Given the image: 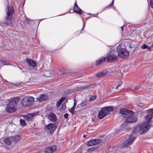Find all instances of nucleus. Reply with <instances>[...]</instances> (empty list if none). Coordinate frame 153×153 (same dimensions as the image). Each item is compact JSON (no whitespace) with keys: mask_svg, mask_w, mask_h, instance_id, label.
<instances>
[{"mask_svg":"<svg viewBox=\"0 0 153 153\" xmlns=\"http://www.w3.org/2000/svg\"><path fill=\"white\" fill-rule=\"evenodd\" d=\"M20 124L22 126H25L26 124L25 121L22 119H20Z\"/></svg>","mask_w":153,"mask_h":153,"instance_id":"nucleus-25","label":"nucleus"},{"mask_svg":"<svg viewBox=\"0 0 153 153\" xmlns=\"http://www.w3.org/2000/svg\"><path fill=\"white\" fill-rule=\"evenodd\" d=\"M101 140L99 139H93L90 140L87 143V145L89 146L95 145L100 143Z\"/></svg>","mask_w":153,"mask_h":153,"instance_id":"nucleus-9","label":"nucleus"},{"mask_svg":"<svg viewBox=\"0 0 153 153\" xmlns=\"http://www.w3.org/2000/svg\"><path fill=\"white\" fill-rule=\"evenodd\" d=\"M76 103H75V102H74V106H73V107H75V106H76Z\"/></svg>","mask_w":153,"mask_h":153,"instance_id":"nucleus-38","label":"nucleus"},{"mask_svg":"<svg viewBox=\"0 0 153 153\" xmlns=\"http://www.w3.org/2000/svg\"><path fill=\"white\" fill-rule=\"evenodd\" d=\"M19 98H15L13 99H10L9 100V102L10 104L13 105L15 106L17 103L19 101Z\"/></svg>","mask_w":153,"mask_h":153,"instance_id":"nucleus-18","label":"nucleus"},{"mask_svg":"<svg viewBox=\"0 0 153 153\" xmlns=\"http://www.w3.org/2000/svg\"><path fill=\"white\" fill-rule=\"evenodd\" d=\"M112 106H108L102 108L99 112L97 117L100 119H102L107 115L110 114V112L113 110Z\"/></svg>","mask_w":153,"mask_h":153,"instance_id":"nucleus-3","label":"nucleus"},{"mask_svg":"<svg viewBox=\"0 0 153 153\" xmlns=\"http://www.w3.org/2000/svg\"><path fill=\"white\" fill-rule=\"evenodd\" d=\"M135 138L131 135H129L128 138L124 142V145L125 146H128L130 145L134 140Z\"/></svg>","mask_w":153,"mask_h":153,"instance_id":"nucleus-6","label":"nucleus"},{"mask_svg":"<svg viewBox=\"0 0 153 153\" xmlns=\"http://www.w3.org/2000/svg\"><path fill=\"white\" fill-rule=\"evenodd\" d=\"M127 115L130 116L133 115L134 114V112L133 111L128 109V111H127Z\"/></svg>","mask_w":153,"mask_h":153,"instance_id":"nucleus-26","label":"nucleus"},{"mask_svg":"<svg viewBox=\"0 0 153 153\" xmlns=\"http://www.w3.org/2000/svg\"><path fill=\"white\" fill-rule=\"evenodd\" d=\"M118 53L119 56L122 59H126L129 57V51L124 48L121 49L118 51Z\"/></svg>","mask_w":153,"mask_h":153,"instance_id":"nucleus-5","label":"nucleus"},{"mask_svg":"<svg viewBox=\"0 0 153 153\" xmlns=\"http://www.w3.org/2000/svg\"><path fill=\"white\" fill-rule=\"evenodd\" d=\"M92 85V87H93V86H94V85Z\"/></svg>","mask_w":153,"mask_h":153,"instance_id":"nucleus-43","label":"nucleus"},{"mask_svg":"<svg viewBox=\"0 0 153 153\" xmlns=\"http://www.w3.org/2000/svg\"><path fill=\"white\" fill-rule=\"evenodd\" d=\"M106 59L108 62H110L117 61L118 59L117 56L114 54H110L107 56L106 58L102 57L99 59L98 60L96 61V65H98L100 64L103 63Z\"/></svg>","mask_w":153,"mask_h":153,"instance_id":"nucleus-2","label":"nucleus"},{"mask_svg":"<svg viewBox=\"0 0 153 153\" xmlns=\"http://www.w3.org/2000/svg\"><path fill=\"white\" fill-rule=\"evenodd\" d=\"M23 72H25V71H23Z\"/></svg>","mask_w":153,"mask_h":153,"instance_id":"nucleus-44","label":"nucleus"},{"mask_svg":"<svg viewBox=\"0 0 153 153\" xmlns=\"http://www.w3.org/2000/svg\"><path fill=\"white\" fill-rule=\"evenodd\" d=\"M65 100V98L64 97L62 98L59 100V101L61 102H62L63 101Z\"/></svg>","mask_w":153,"mask_h":153,"instance_id":"nucleus-34","label":"nucleus"},{"mask_svg":"<svg viewBox=\"0 0 153 153\" xmlns=\"http://www.w3.org/2000/svg\"><path fill=\"white\" fill-rule=\"evenodd\" d=\"M114 0H113L111 3V4L109 5V6L110 5H113V4H114Z\"/></svg>","mask_w":153,"mask_h":153,"instance_id":"nucleus-35","label":"nucleus"},{"mask_svg":"<svg viewBox=\"0 0 153 153\" xmlns=\"http://www.w3.org/2000/svg\"><path fill=\"white\" fill-rule=\"evenodd\" d=\"M62 102H60L59 100L57 102V103L56 104V106L57 107H58L62 103Z\"/></svg>","mask_w":153,"mask_h":153,"instance_id":"nucleus-30","label":"nucleus"},{"mask_svg":"<svg viewBox=\"0 0 153 153\" xmlns=\"http://www.w3.org/2000/svg\"><path fill=\"white\" fill-rule=\"evenodd\" d=\"M6 110V111L9 113H12L15 111L16 110V108L14 105L10 104V103L9 102L7 105Z\"/></svg>","mask_w":153,"mask_h":153,"instance_id":"nucleus-11","label":"nucleus"},{"mask_svg":"<svg viewBox=\"0 0 153 153\" xmlns=\"http://www.w3.org/2000/svg\"><path fill=\"white\" fill-rule=\"evenodd\" d=\"M128 109H122L120 110V113L122 114L127 115Z\"/></svg>","mask_w":153,"mask_h":153,"instance_id":"nucleus-23","label":"nucleus"},{"mask_svg":"<svg viewBox=\"0 0 153 153\" xmlns=\"http://www.w3.org/2000/svg\"><path fill=\"white\" fill-rule=\"evenodd\" d=\"M35 115V114L33 113L28 114L27 115L24 116V117L25 119L28 121L32 120L33 118V116Z\"/></svg>","mask_w":153,"mask_h":153,"instance_id":"nucleus-16","label":"nucleus"},{"mask_svg":"<svg viewBox=\"0 0 153 153\" xmlns=\"http://www.w3.org/2000/svg\"><path fill=\"white\" fill-rule=\"evenodd\" d=\"M88 103V101L86 100H85L83 102L80 104L81 107H83L85 106Z\"/></svg>","mask_w":153,"mask_h":153,"instance_id":"nucleus-27","label":"nucleus"},{"mask_svg":"<svg viewBox=\"0 0 153 153\" xmlns=\"http://www.w3.org/2000/svg\"><path fill=\"white\" fill-rule=\"evenodd\" d=\"M4 65H6V64H4Z\"/></svg>","mask_w":153,"mask_h":153,"instance_id":"nucleus-45","label":"nucleus"},{"mask_svg":"<svg viewBox=\"0 0 153 153\" xmlns=\"http://www.w3.org/2000/svg\"><path fill=\"white\" fill-rule=\"evenodd\" d=\"M96 148L94 147H92L86 150V152L85 153H92L93 151H95Z\"/></svg>","mask_w":153,"mask_h":153,"instance_id":"nucleus-24","label":"nucleus"},{"mask_svg":"<svg viewBox=\"0 0 153 153\" xmlns=\"http://www.w3.org/2000/svg\"><path fill=\"white\" fill-rule=\"evenodd\" d=\"M26 61L30 65L33 67H35L36 65V62L34 61L29 58L26 59Z\"/></svg>","mask_w":153,"mask_h":153,"instance_id":"nucleus-17","label":"nucleus"},{"mask_svg":"<svg viewBox=\"0 0 153 153\" xmlns=\"http://www.w3.org/2000/svg\"><path fill=\"white\" fill-rule=\"evenodd\" d=\"M85 26V22H84V25H83V27H84Z\"/></svg>","mask_w":153,"mask_h":153,"instance_id":"nucleus-40","label":"nucleus"},{"mask_svg":"<svg viewBox=\"0 0 153 153\" xmlns=\"http://www.w3.org/2000/svg\"><path fill=\"white\" fill-rule=\"evenodd\" d=\"M19 68L21 69V70H22V68H21L20 67H19Z\"/></svg>","mask_w":153,"mask_h":153,"instance_id":"nucleus-42","label":"nucleus"},{"mask_svg":"<svg viewBox=\"0 0 153 153\" xmlns=\"http://www.w3.org/2000/svg\"><path fill=\"white\" fill-rule=\"evenodd\" d=\"M73 10L75 13L80 14L82 17V16H84L83 14L82 15V11L79 8L76 1L74 4Z\"/></svg>","mask_w":153,"mask_h":153,"instance_id":"nucleus-12","label":"nucleus"},{"mask_svg":"<svg viewBox=\"0 0 153 153\" xmlns=\"http://www.w3.org/2000/svg\"><path fill=\"white\" fill-rule=\"evenodd\" d=\"M137 120V118L135 116H129L127 117L126 119V123H133Z\"/></svg>","mask_w":153,"mask_h":153,"instance_id":"nucleus-15","label":"nucleus"},{"mask_svg":"<svg viewBox=\"0 0 153 153\" xmlns=\"http://www.w3.org/2000/svg\"><path fill=\"white\" fill-rule=\"evenodd\" d=\"M48 117L49 119L51 121L55 122L57 120L56 115L53 113H50Z\"/></svg>","mask_w":153,"mask_h":153,"instance_id":"nucleus-14","label":"nucleus"},{"mask_svg":"<svg viewBox=\"0 0 153 153\" xmlns=\"http://www.w3.org/2000/svg\"><path fill=\"white\" fill-rule=\"evenodd\" d=\"M69 111L70 112H71L72 114H74V110H72V109H71V108L69 110Z\"/></svg>","mask_w":153,"mask_h":153,"instance_id":"nucleus-32","label":"nucleus"},{"mask_svg":"<svg viewBox=\"0 0 153 153\" xmlns=\"http://www.w3.org/2000/svg\"><path fill=\"white\" fill-rule=\"evenodd\" d=\"M120 86V84H119L118 85H117V86L116 88L117 89Z\"/></svg>","mask_w":153,"mask_h":153,"instance_id":"nucleus-36","label":"nucleus"},{"mask_svg":"<svg viewBox=\"0 0 153 153\" xmlns=\"http://www.w3.org/2000/svg\"><path fill=\"white\" fill-rule=\"evenodd\" d=\"M107 73L106 71H103L96 73L95 75L97 77H100L105 76Z\"/></svg>","mask_w":153,"mask_h":153,"instance_id":"nucleus-19","label":"nucleus"},{"mask_svg":"<svg viewBox=\"0 0 153 153\" xmlns=\"http://www.w3.org/2000/svg\"><path fill=\"white\" fill-rule=\"evenodd\" d=\"M124 25L123 26H122L121 27V29H122V31H123V27L124 26Z\"/></svg>","mask_w":153,"mask_h":153,"instance_id":"nucleus-37","label":"nucleus"},{"mask_svg":"<svg viewBox=\"0 0 153 153\" xmlns=\"http://www.w3.org/2000/svg\"><path fill=\"white\" fill-rule=\"evenodd\" d=\"M14 12V10L13 9V7H9V6H8L7 10V20H10L12 18V14Z\"/></svg>","mask_w":153,"mask_h":153,"instance_id":"nucleus-7","label":"nucleus"},{"mask_svg":"<svg viewBox=\"0 0 153 153\" xmlns=\"http://www.w3.org/2000/svg\"><path fill=\"white\" fill-rule=\"evenodd\" d=\"M138 88H137V87H132L131 88V89L135 91H138Z\"/></svg>","mask_w":153,"mask_h":153,"instance_id":"nucleus-29","label":"nucleus"},{"mask_svg":"<svg viewBox=\"0 0 153 153\" xmlns=\"http://www.w3.org/2000/svg\"><path fill=\"white\" fill-rule=\"evenodd\" d=\"M148 111L149 114L145 117L147 120L143 123L136 126L133 131V133H139L140 134H143L146 132L151 127L150 123L153 117V109H149Z\"/></svg>","mask_w":153,"mask_h":153,"instance_id":"nucleus-1","label":"nucleus"},{"mask_svg":"<svg viewBox=\"0 0 153 153\" xmlns=\"http://www.w3.org/2000/svg\"><path fill=\"white\" fill-rule=\"evenodd\" d=\"M49 98V97L47 94H42L36 98L37 100L39 102H42L46 101Z\"/></svg>","mask_w":153,"mask_h":153,"instance_id":"nucleus-13","label":"nucleus"},{"mask_svg":"<svg viewBox=\"0 0 153 153\" xmlns=\"http://www.w3.org/2000/svg\"><path fill=\"white\" fill-rule=\"evenodd\" d=\"M96 98V97L95 96H94L92 97H90L89 99V101H92L94 100H95Z\"/></svg>","mask_w":153,"mask_h":153,"instance_id":"nucleus-28","label":"nucleus"},{"mask_svg":"<svg viewBox=\"0 0 153 153\" xmlns=\"http://www.w3.org/2000/svg\"><path fill=\"white\" fill-rule=\"evenodd\" d=\"M71 109H72V110H74H74L75 109V107H73L71 108Z\"/></svg>","mask_w":153,"mask_h":153,"instance_id":"nucleus-39","label":"nucleus"},{"mask_svg":"<svg viewBox=\"0 0 153 153\" xmlns=\"http://www.w3.org/2000/svg\"><path fill=\"white\" fill-rule=\"evenodd\" d=\"M56 145L50 146L46 149L45 152V153H53L56 151Z\"/></svg>","mask_w":153,"mask_h":153,"instance_id":"nucleus-10","label":"nucleus"},{"mask_svg":"<svg viewBox=\"0 0 153 153\" xmlns=\"http://www.w3.org/2000/svg\"><path fill=\"white\" fill-rule=\"evenodd\" d=\"M21 137L20 136L18 135H16L13 137H11V139L15 143H16L18 142L20 139Z\"/></svg>","mask_w":153,"mask_h":153,"instance_id":"nucleus-20","label":"nucleus"},{"mask_svg":"<svg viewBox=\"0 0 153 153\" xmlns=\"http://www.w3.org/2000/svg\"><path fill=\"white\" fill-rule=\"evenodd\" d=\"M86 137V135H85L84 134L83 135V137Z\"/></svg>","mask_w":153,"mask_h":153,"instance_id":"nucleus-41","label":"nucleus"},{"mask_svg":"<svg viewBox=\"0 0 153 153\" xmlns=\"http://www.w3.org/2000/svg\"><path fill=\"white\" fill-rule=\"evenodd\" d=\"M34 98L32 97H25L21 101V104L24 107H29L33 104Z\"/></svg>","mask_w":153,"mask_h":153,"instance_id":"nucleus-4","label":"nucleus"},{"mask_svg":"<svg viewBox=\"0 0 153 153\" xmlns=\"http://www.w3.org/2000/svg\"><path fill=\"white\" fill-rule=\"evenodd\" d=\"M68 116V114H65L64 115V117L65 118H67Z\"/></svg>","mask_w":153,"mask_h":153,"instance_id":"nucleus-33","label":"nucleus"},{"mask_svg":"<svg viewBox=\"0 0 153 153\" xmlns=\"http://www.w3.org/2000/svg\"><path fill=\"white\" fill-rule=\"evenodd\" d=\"M153 47V45L149 47L146 44H143L141 47L143 49H147L148 50L150 51L152 48Z\"/></svg>","mask_w":153,"mask_h":153,"instance_id":"nucleus-22","label":"nucleus"},{"mask_svg":"<svg viewBox=\"0 0 153 153\" xmlns=\"http://www.w3.org/2000/svg\"><path fill=\"white\" fill-rule=\"evenodd\" d=\"M150 5L153 8V0H151L150 2Z\"/></svg>","mask_w":153,"mask_h":153,"instance_id":"nucleus-31","label":"nucleus"},{"mask_svg":"<svg viewBox=\"0 0 153 153\" xmlns=\"http://www.w3.org/2000/svg\"><path fill=\"white\" fill-rule=\"evenodd\" d=\"M12 140H10L8 138H6L4 139V142L7 145H10L11 144Z\"/></svg>","mask_w":153,"mask_h":153,"instance_id":"nucleus-21","label":"nucleus"},{"mask_svg":"<svg viewBox=\"0 0 153 153\" xmlns=\"http://www.w3.org/2000/svg\"><path fill=\"white\" fill-rule=\"evenodd\" d=\"M45 129L48 130L51 132H53L56 129V126L53 123H51L45 126Z\"/></svg>","mask_w":153,"mask_h":153,"instance_id":"nucleus-8","label":"nucleus"}]
</instances>
